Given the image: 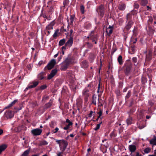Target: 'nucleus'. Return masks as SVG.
Here are the masks:
<instances>
[{
	"mask_svg": "<svg viewBox=\"0 0 156 156\" xmlns=\"http://www.w3.org/2000/svg\"><path fill=\"white\" fill-rule=\"evenodd\" d=\"M74 60L73 58L70 55H69L67 58H66L65 60L62 63L60 68L61 69V70L66 69L69 65L74 62Z\"/></svg>",
	"mask_w": 156,
	"mask_h": 156,
	"instance_id": "f257e3e1",
	"label": "nucleus"
},
{
	"mask_svg": "<svg viewBox=\"0 0 156 156\" xmlns=\"http://www.w3.org/2000/svg\"><path fill=\"white\" fill-rule=\"evenodd\" d=\"M56 140V142L59 145L60 150L62 152H64L68 145L67 142L64 140Z\"/></svg>",
	"mask_w": 156,
	"mask_h": 156,
	"instance_id": "f03ea898",
	"label": "nucleus"
},
{
	"mask_svg": "<svg viewBox=\"0 0 156 156\" xmlns=\"http://www.w3.org/2000/svg\"><path fill=\"white\" fill-rule=\"evenodd\" d=\"M103 101L101 99H100L99 97H97L94 95L92 97V104H94V105H96L97 102H98V106H103V105L102 102Z\"/></svg>",
	"mask_w": 156,
	"mask_h": 156,
	"instance_id": "7ed1b4c3",
	"label": "nucleus"
},
{
	"mask_svg": "<svg viewBox=\"0 0 156 156\" xmlns=\"http://www.w3.org/2000/svg\"><path fill=\"white\" fill-rule=\"evenodd\" d=\"M56 63V61L55 59H52L48 64V65L44 68V70H46L47 69L50 70L52 69Z\"/></svg>",
	"mask_w": 156,
	"mask_h": 156,
	"instance_id": "20e7f679",
	"label": "nucleus"
},
{
	"mask_svg": "<svg viewBox=\"0 0 156 156\" xmlns=\"http://www.w3.org/2000/svg\"><path fill=\"white\" fill-rule=\"evenodd\" d=\"M97 11L101 17H103L104 14V8L103 6L101 5L97 9Z\"/></svg>",
	"mask_w": 156,
	"mask_h": 156,
	"instance_id": "39448f33",
	"label": "nucleus"
},
{
	"mask_svg": "<svg viewBox=\"0 0 156 156\" xmlns=\"http://www.w3.org/2000/svg\"><path fill=\"white\" fill-rule=\"evenodd\" d=\"M39 82L38 81H34L30 83L27 87L26 88V90H27L29 89L32 88L36 87L39 84Z\"/></svg>",
	"mask_w": 156,
	"mask_h": 156,
	"instance_id": "423d86ee",
	"label": "nucleus"
},
{
	"mask_svg": "<svg viewBox=\"0 0 156 156\" xmlns=\"http://www.w3.org/2000/svg\"><path fill=\"white\" fill-rule=\"evenodd\" d=\"M42 131V130L41 129L37 128L32 129L31 131V133L34 136H38L41 134Z\"/></svg>",
	"mask_w": 156,
	"mask_h": 156,
	"instance_id": "0eeeda50",
	"label": "nucleus"
},
{
	"mask_svg": "<svg viewBox=\"0 0 156 156\" xmlns=\"http://www.w3.org/2000/svg\"><path fill=\"white\" fill-rule=\"evenodd\" d=\"M152 50H149L148 53L146 54L145 61H150L152 59Z\"/></svg>",
	"mask_w": 156,
	"mask_h": 156,
	"instance_id": "6e6552de",
	"label": "nucleus"
},
{
	"mask_svg": "<svg viewBox=\"0 0 156 156\" xmlns=\"http://www.w3.org/2000/svg\"><path fill=\"white\" fill-rule=\"evenodd\" d=\"M87 38H90V39L92 40V42H94V41L97 40V36L94 34V32L93 31H92L91 32L89 36L87 37Z\"/></svg>",
	"mask_w": 156,
	"mask_h": 156,
	"instance_id": "1a4fd4ad",
	"label": "nucleus"
},
{
	"mask_svg": "<svg viewBox=\"0 0 156 156\" xmlns=\"http://www.w3.org/2000/svg\"><path fill=\"white\" fill-rule=\"evenodd\" d=\"M14 115V113L13 112L11 111H7L5 113V115L7 118H12Z\"/></svg>",
	"mask_w": 156,
	"mask_h": 156,
	"instance_id": "9d476101",
	"label": "nucleus"
},
{
	"mask_svg": "<svg viewBox=\"0 0 156 156\" xmlns=\"http://www.w3.org/2000/svg\"><path fill=\"white\" fill-rule=\"evenodd\" d=\"M73 43V38L72 36H71L65 44V46L69 47H70L72 46Z\"/></svg>",
	"mask_w": 156,
	"mask_h": 156,
	"instance_id": "9b49d317",
	"label": "nucleus"
},
{
	"mask_svg": "<svg viewBox=\"0 0 156 156\" xmlns=\"http://www.w3.org/2000/svg\"><path fill=\"white\" fill-rule=\"evenodd\" d=\"M57 72V69H53L51 73L48 75V80H50L56 74Z\"/></svg>",
	"mask_w": 156,
	"mask_h": 156,
	"instance_id": "f8f14e48",
	"label": "nucleus"
},
{
	"mask_svg": "<svg viewBox=\"0 0 156 156\" xmlns=\"http://www.w3.org/2000/svg\"><path fill=\"white\" fill-rule=\"evenodd\" d=\"M155 30V29L152 28V27H149V30L147 31V34L150 36H152Z\"/></svg>",
	"mask_w": 156,
	"mask_h": 156,
	"instance_id": "ddd939ff",
	"label": "nucleus"
},
{
	"mask_svg": "<svg viewBox=\"0 0 156 156\" xmlns=\"http://www.w3.org/2000/svg\"><path fill=\"white\" fill-rule=\"evenodd\" d=\"M83 95L84 97L85 101H87L88 97L90 95V94L89 93V91L88 90H85L83 92Z\"/></svg>",
	"mask_w": 156,
	"mask_h": 156,
	"instance_id": "4468645a",
	"label": "nucleus"
},
{
	"mask_svg": "<svg viewBox=\"0 0 156 156\" xmlns=\"http://www.w3.org/2000/svg\"><path fill=\"white\" fill-rule=\"evenodd\" d=\"M113 30V26H110L107 29L106 32L107 33V34L109 36H110L112 33Z\"/></svg>",
	"mask_w": 156,
	"mask_h": 156,
	"instance_id": "2eb2a0df",
	"label": "nucleus"
},
{
	"mask_svg": "<svg viewBox=\"0 0 156 156\" xmlns=\"http://www.w3.org/2000/svg\"><path fill=\"white\" fill-rule=\"evenodd\" d=\"M129 148L131 153L134 152L136 149V146L134 145H129Z\"/></svg>",
	"mask_w": 156,
	"mask_h": 156,
	"instance_id": "dca6fc26",
	"label": "nucleus"
},
{
	"mask_svg": "<svg viewBox=\"0 0 156 156\" xmlns=\"http://www.w3.org/2000/svg\"><path fill=\"white\" fill-rule=\"evenodd\" d=\"M150 144L153 145H156V136H154L153 138L150 141Z\"/></svg>",
	"mask_w": 156,
	"mask_h": 156,
	"instance_id": "f3484780",
	"label": "nucleus"
},
{
	"mask_svg": "<svg viewBox=\"0 0 156 156\" xmlns=\"http://www.w3.org/2000/svg\"><path fill=\"white\" fill-rule=\"evenodd\" d=\"M7 147V145L5 144H3L0 146V154L2 152L4 151Z\"/></svg>",
	"mask_w": 156,
	"mask_h": 156,
	"instance_id": "a211bd4d",
	"label": "nucleus"
},
{
	"mask_svg": "<svg viewBox=\"0 0 156 156\" xmlns=\"http://www.w3.org/2000/svg\"><path fill=\"white\" fill-rule=\"evenodd\" d=\"M54 23L53 22H51L46 27V30H49L53 29V26L54 25Z\"/></svg>",
	"mask_w": 156,
	"mask_h": 156,
	"instance_id": "6ab92c4d",
	"label": "nucleus"
},
{
	"mask_svg": "<svg viewBox=\"0 0 156 156\" xmlns=\"http://www.w3.org/2000/svg\"><path fill=\"white\" fill-rule=\"evenodd\" d=\"M17 101H18L17 100H14L11 104H9L7 106L5 107V109L8 108L10 107H12L14 105H15L16 104V103Z\"/></svg>",
	"mask_w": 156,
	"mask_h": 156,
	"instance_id": "aec40b11",
	"label": "nucleus"
},
{
	"mask_svg": "<svg viewBox=\"0 0 156 156\" xmlns=\"http://www.w3.org/2000/svg\"><path fill=\"white\" fill-rule=\"evenodd\" d=\"M48 144V143L45 140H43L40 141L39 145L41 146L42 145H47Z\"/></svg>",
	"mask_w": 156,
	"mask_h": 156,
	"instance_id": "412c9836",
	"label": "nucleus"
},
{
	"mask_svg": "<svg viewBox=\"0 0 156 156\" xmlns=\"http://www.w3.org/2000/svg\"><path fill=\"white\" fill-rule=\"evenodd\" d=\"M52 105V102L51 101L49 102L48 103L46 104L44 106V108L45 109H47L51 106Z\"/></svg>",
	"mask_w": 156,
	"mask_h": 156,
	"instance_id": "4be33fe9",
	"label": "nucleus"
},
{
	"mask_svg": "<svg viewBox=\"0 0 156 156\" xmlns=\"http://www.w3.org/2000/svg\"><path fill=\"white\" fill-rule=\"evenodd\" d=\"M117 60L120 65H122L123 63L122 57L121 55H120L119 56Z\"/></svg>",
	"mask_w": 156,
	"mask_h": 156,
	"instance_id": "5701e85b",
	"label": "nucleus"
},
{
	"mask_svg": "<svg viewBox=\"0 0 156 156\" xmlns=\"http://www.w3.org/2000/svg\"><path fill=\"white\" fill-rule=\"evenodd\" d=\"M82 67L84 68H87L88 66V64L87 62L85 61H83L82 63Z\"/></svg>",
	"mask_w": 156,
	"mask_h": 156,
	"instance_id": "b1692460",
	"label": "nucleus"
},
{
	"mask_svg": "<svg viewBox=\"0 0 156 156\" xmlns=\"http://www.w3.org/2000/svg\"><path fill=\"white\" fill-rule=\"evenodd\" d=\"M44 72H41L37 76L38 78L39 79V80H42L43 79L44 77Z\"/></svg>",
	"mask_w": 156,
	"mask_h": 156,
	"instance_id": "393cba45",
	"label": "nucleus"
},
{
	"mask_svg": "<svg viewBox=\"0 0 156 156\" xmlns=\"http://www.w3.org/2000/svg\"><path fill=\"white\" fill-rule=\"evenodd\" d=\"M69 0H64L63 1V7L65 8L66 6H67L69 4Z\"/></svg>",
	"mask_w": 156,
	"mask_h": 156,
	"instance_id": "a878e982",
	"label": "nucleus"
},
{
	"mask_svg": "<svg viewBox=\"0 0 156 156\" xmlns=\"http://www.w3.org/2000/svg\"><path fill=\"white\" fill-rule=\"evenodd\" d=\"M154 101L153 100H150L149 101L148 104L149 105L151 106L150 108H149V110H151V107H152L154 105Z\"/></svg>",
	"mask_w": 156,
	"mask_h": 156,
	"instance_id": "bb28decb",
	"label": "nucleus"
},
{
	"mask_svg": "<svg viewBox=\"0 0 156 156\" xmlns=\"http://www.w3.org/2000/svg\"><path fill=\"white\" fill-rule=\"evenodd\" d=\"M133 23L132 21L129 22L128 23H127V30L131 27Z\"/></svg>",
	"mask_w": 156,
	"mask_h": 156,
	"instance_id": "cd10ccee",
	"label": "nucleus"
},
{
	"mask_svg": "<svg viewBox=\"0 0 156 156\" xmlns=\"http://www.w3.org/2000/svg\"><path fill=\"white\" fill-rule=\"evenodd\" d=\"M30 150H27L25 151L21 156H27L30 152Z\"/></svg>",
	"mask_w": 156,
	"mask_h": 156,
	"instance_id": "c85d7f7f",
	"label": "nucleus"
},
{
	"mask_svg": "<svg viewBox=\"0 0 156 156\" xmlns=\"http://www.w3.org/2000/svg\"><path fill=\"white\" fill-rule=\"evenodd\" d=\"M66 40L65 39H63L60 41L59 43V45L62 46L65 43Z\"/></svg>",
	"mask_w": 156,
	"mask_h": 156,
	"instance_id": "c756f323",
	"label": "nucleus"
},
{
	"mask_svg": "<svg viewBox=\"0 0 156 156\" xmlns=\"http://www.w3.org/2000/svg\"><path fill=\"white\" fill-rule=\"evenodd\" d=\"M152 55L154 58L156 56V46L154 47L153 49L152 50Z\"/></svg>",
	"mask_w": 156,
	"mask_h": 156,
	"instance_id": "7c9ffc66",
	"label": "nucleus"
},
{
	"mask_svg": "<svg viewBox=\"0 0 156 156\" xmlns=\"http://www.w3.org/2000/svg\"><path fill=\"white\" fill-rule=\"evenodd\" d=\"M147 3V0H141V4L142 6L145 5Z\"/></svg>",
	"mask_w": 156,
	"mask_h": 156,
	"instance_id": "2f4dec72",
	"label": "nucleus"
},
{
	"mask_svg": "<svg viewBox=\"0 0 156 156\" xmlns=\"http://www.w3.org/2000/svg\"><path fill=\"white\" fill-rule=\"evenodd\" d=\"M151 151V149L147 147L144 150V152L145 153L147 154L149 153Z\"/></svg>",
	"mask_w": 156,
	"mask_h": 156,
	"instance_id": "473e14b6",
	"label": "nucleus"
},
{
	"mask_svg": "<svg viewBox=\"0 0 156 156\" xmlns=\"http://www.w3.org/2000/svg\"><path fill=\"white\" fill-rule=\"evenodd\" d=\"M136 42V38H131L130 40V44H135Z\"/></svg>",
	"mask_w": 156,
	"mask_h": 156,
	"instance_id": "72a5a7b5",
	"label": "nucleus"
},
{
	"mask_svg": "<svg viewBox=\"0 0 156 156\" xmlns=\"http://www.w3.org/2000/svg\"><path fill=\"white\" fill-rule=\"evenodd\" d=\"M126 8V5L124 4H122L119 7V9L120 10H124Z\"/></svg>",
	"mask_w": 156,
	"mask_h": 156,
	"instance_id": "f704fd0d",
	"label": "nucleus"
},
{
	"mask_svg": "<svg viewBox=\"0 0 156 156\" xmlns=\"http://www.w3.org/2000/svg\"><path fill=\"white\" fill-rule=\"evenodd\" d=\"M134 46H133V47H131V48H129V53H130V50L132 51L133 53H131V54H133V53H134L135 51V49L134 48Z\"/></svg>",
	"mask_w": 156,
	"mask_h": 156,
	"instance_id": "c9c22d12",
	"label": "nucleus"
},
{
	"mask_svg": "<svg viewBox=\"0 0 156 156\" xmlns=\"http://www.w3.org/2000/svg\"><path fill=\"white\" fill-rule=\"evenodd\" d=\"M80 9L81 12L82 14H84V7L83 5H81L80 7Z\"/></svg>",
	"mask_w": 156,
	"mask_h": 156,
	"instance_id": "e433bc0d",
	"label": "nucleus"
},
{
	"mask_svg": "<svg viewBox=\"0 0 156 156\" xmlns=\"http://www.w3.org/2000/svg\"><path fill=\"white\" fill-rule=\"evenodd\" d=\"M133 35L134 36H136L137 34V29L135 27H134V28L133 31Z\"/></svg>",
	"mask_w": 156,
	"mask_h": 156,
	"instance_id": "4c0bfd02",
	"label": "nucleus"
},
{
	"mask_svg": "<svg viewBox=\"0 0 156 156\" xmlns=\"http://www.w3.org/2000/svg\"><path fill=\"white\" fill-rule=\"evenodd\" d=\"M132 118L131 117H130L127 119V125L131 124L132 123Z\"/></svg>",
	"mask_w": 156,
	"mask_h": 156,
	"instance_id": "58836bf2",
	"label": "nucleus"
},
{
	"mask_svg": "<svg viewBox=\"0 0 156 156\" xmlns=\"http://www.w3.org/2000/svg\"><path fill=\"white\" fill-rule=\"evenodd\" d=\"M58 31H59L58 29H57L56 30L55 32V33H54V34H53V37L55 38L57 36V34L58 33Z\"/></svg>",
	"mask_w": 156,
	"mask_h": 156,
	"instance_id": "ea45409f",
	"label": "nucleus"
},
{
	"mask_svg": "<svg viewBox=\"0 0 156 156\" xmlns=\"http://www.w3.org/2000/svg\"><path fill=\"white\" fill-rule=\"evenodd\" d=\"M102 123V122H101L100 123L98 124L96 126V127L94 128V130H97L99 129L100 128V125Z\"/></svg>",
	"mask_w": 156,
	"mask_h": 156,
	"instance_id": "a19ab883",
	"label": "nucleus"
},
{
	"mask_svg": "<svg viewBox=\"0 0 156 156\" xmlns=\"http://www.w3.org/2000/svg\"><path fill=\"white\" fill-rule=\"evenodd\" d=\"M148 18H149V19L148 20V23H151L153 21L152 17L151 16H148Z\"/></svg>",
	"mask_w": 156,
	"mask_h": 156,
	"instance_id": "79ce46f5",
	"label": "nucleus"
},
{
	"mask_svg": "<svg viewBox=\"0 0 156 156\" xmlns=\"http://www.w3.org/2000/svg\"><path fill=\"white\" fill-rule=\"evenodd\" d=\"M66 122L67 123H68L69 124H68V125L70 126H72L73 124L72 122L70 121V120L67 119L66 120Z\"/></svg>",
	"mask_w": 156,
	"mask_h": 156,
	"instance_id": "37998d69",
	"label": "nucleus"
},
{
	"mask_svg": "<svg viewBox=\"0 0 156 156\" xmlns=\"http://www.w3.org/2000/svg\"><path fill=\"white\" fill-rule=\"evenodd\" d=\"M137 13V11L136 10H133L131 11V14L133 15H135Z\"/></svg>",
	"mask_w": 156,
	"mask_h": 156,
	"instance_id": "c03bdc74",
	"label": "nucleus"
},
{
	"mask_svg": "<svg viewBox=\"0 0 156 156\" xmlns=\"http://www.w3.org/2000/svg\"><path fill=\"white\" fill-rule=\"evenodd\" d=\"M134 9H137L139 7V5L138 3H135L134 5Z\"/></svg>",
	"mask_w": 156,
	"mask_h": 156,
	"instance_id": "a18cd8bd",
	"label": "nucleus"
},
{
	"mask_svg": "<svg viewBox=\"0 0 156 156\" xmlns=\"http://www.w3.org/2000/svg\"><path fill=\"white\" fill-rule=\"evenodd\" d=\"M122 70L126 74L127 73V67L126 66L125 64V66L122 68Z\"/></svg>",
	"mask_w": 156,
	"mask_h": 156,
	"instance_id": "49530a36",
	"label": "nucleus"
},
{
	"mask_svg": "<svg viewBox=\"0 0 156 156\" xmlns=\"http://www.w3.org/2000/svg\"><path fill=\"white\" fill-rule=\"evenodd\" d=\"M47 86L45 85H44L41 86L40 87V89L41 90H44L47 87Z\"/></svg>",
	"mask_w": 156,
	"mask_h": 156,
	"instance_id": "de8ad7c7",
	"label": "nucleus"
},
{
	"mask_svg": "<svg viewBox=\"0 0 156 156\" xmlns=\"http://www.w3.org/2000/svg\"><path fill=\"white\" fill-rule=\"evenodd\" d=\"M102 113V110L100 109L99 111L98 112V114L99 115L98 116L101 117Z\"/></svg>",
	"mask_w": 156,
	"mask_h": 156,
	"instance_id": "09e8293b",
	"label": "nucleus"
},
{
	"mask_svg": "<svg viewBox=\"0 0 156 156\" xmlns=\"http://www.w3.org/2000/svg\"><path fill=\"white\" fill-rule=\"evenodd\" d=\"M132 61L134 63H136L137 62V58L136 57H134L132 58Z\"/></svg>",
	"mask_w": 156,
	"mask_h": 156,
	"instance_id": "8fccbe9b",
	"label": "nucleus"
},
{
	"mask_svg": "<svg viewBox=\"0 0 156 156\" xmlns=\"http://www.w3.org/2000/svg\"><path fill=\"white\" fill-rule=\"evenodd\" d=\"M53 7L52 6H51L49 8V10L48 11V12H51L53 10Z\"/></svg>",
	"mask_w": 156,
	"mask_h": 156,
	"instance_id": "3c124183",
	"label": "nucleus"
},
{
	"mask_svg": "<svg viewBox=\"0 0 156 156\" xmlns=\"http://www.w3.org/2000/svg\"><path fill=\"white\" fill-rule=\"evenodd\" d=\"M131 66H130L129 67H128L127 66V74L129 73L131 70Z\"/></svg>",
	"mask_w": 156,
	"mask_h": 156,
	"instance_id": "603ef678",
	"label": "nucleus"
},
{
	"mask_svg": "<svg viewBox=\"0 0 156 156\" xmlns=\"http://www.w3.org/2000/svg\"><path fill=\"white\" fill-rule=\"evenodd\" d=\"M149 62L150 61H146L145 62L144 64V66H147V65H149L150 64Z\"/></svg>",
	"mask_w": 156,
	"mask_h": 156,
	"instance_id": "864d4df0",
	"label": "nucleus"
},
{
	"mask_svg": "<svg viewBox=\"0 0 156 156\" xmlns=\"http://www.w3.org/2000/svg\"><path fill=\"white\" fill-rule=\"evenodd\" d=\"M64 152H59L57 153V156H62V154Z\"/></svg>",
	"mask_w": 156,
	"mask_h": 156,
	"instance_id": "5fc2aeb1",
	"label": "nucleus"
},
{
	"mask_svg": "<svg viewBox=\"0 0 156 156\" xmlns=\"http://www.w3.org/2000/svg\"><path fill=\"white\" fill-rule=\"evenodd\" d=\"M51 127L54 128V122H51L50 124Z\"/></svg>",
	"mask_w": 156,
	"mask_h": 156,
	"instance_id": "6e6d98bb",
	"label": "nucleus"
},
{
	"mask_svg": "<svg viewBox=\"0 0 156 156\" xmlns=\"http://www.w3.org/2000/svg\"><path fill=\"white\" fill-rule=\"evenodd\" d=\"M49 98V97L48 96H44L43 98L42 101L43 100H47Z\"/></svg>",
	"mask_w": 156,
	"mask_h": 156,
	"instance_id": "4d7b16f0",
	"label": "nucleus"
},
{
	"mask_svg": "<svg viewBox=\"0 0 156 156\" xmlns=\"http://www.w3.org/2000/svg\"><path fill=\"white\" fill-rule=\"evenodd\" d=\"M70 126L68 125H66V126L64 128H63V129H64V130H67L69 128V126Z\"/></svg>",
	"mask_w": 156,
	"mask_h": 156,
	"instance_id": "13d9d810",
	"label": "nucleus"
},
{
	"mask_svg": "<svg viewBox=\"0 0 156 156\" xmlns=\"http://www.w3.org/2000/svg\"><path fill=\"white\" fill-rule=\"evenodd\" d=\"M131 95V92L129 90L127 93V98H129Z\"/></svg>",
	"mask_w": 156,
	"mask_h": 156,
	"instance_id": "bf43d9fd",
	"label": "nucleus"
},
{
	"mask_svg": "<svg viewBox=\"0 0 156 156\" xmlns=\"http://www.w3.org/2000/svg\"><path fill=\"white\" fill-rule=\"evenodd\" d=\"M70 20L71 22V23H73V18L72 16H71L70 18Z\"/></svg>",
	"mask_w": 156,
	"mask_h": 156,
	"instance_id": "052dcab7",
	"label": "nucleus"
},
{
	"mask_svg": "<svg viewBox=\"0 0 156 156\" xmlns=\"http://www.w3.org/2000/svg\"><path fill=\"white\" fill-rule=\"evenodd\" d=\"M43 63H44V62H43V61H40L39 63H38V65H39V66H41V65L42 64H43Z\"/></svg>",
	"mask_w": 156,
	"mask_h": 156,
	"instance_id": "680f3d73",
	"label": "nucleus"
},
{
	"mask_svg": "<svg viewBox=\"0 0 156 156\" xmlns=\"http://www.w3.org/2000/svg\"><path fill=\"white\" fill-rule=\"evenodd\" d=\"M55 132H53V133H56L58 131V128L56 127L55 129Z\"/></svg>",
	"mask_w": 156,
	"mask_h": 156,
	"instance_id": "e2e57ef3",
	"label": "nucleus"
},
{
	"mask_svg": "<svg viewBox=\"0 0 156 156\" xmlns=\"http://www.w3.org/2000/svg\"><path fill=\"white\" fill-rule=\"evenodd\" d=\"M100 88V83H99L98 85V90L97 91L98 93L99 92Z\"/></svg>",
	"mask_w": 156,
	"mask_h": 156,
	"instance_id": "0e129e2a",
	"label": "nucleus"
},
{
	"mask_svg": "<svg viewBox=\"0 0 156 156\" xmlns=\"http://www.w3.org/2000/svg\"><path fill=\"white\" fill-rule=\"evenodd\" d=\"M143 80V81H142V82H143V83H145L146 82V79L145 78H144L143 79H142Z\"/></svg>",
	"mask_w": 156,
	"mask_h": 156,
	"instance_id": "69168bd1",
	"label": "nucleus"
},
{
	"mask_svg": "<svg viewBox=\"0 0 156 156\" xmlns=\"http://www.w3.org/2000/svg\"><path fill=\"white\" fill-rule=\"evenodd\" d=\"M136 156H141V154H140L139 152H137L136 153Z\"/></svg>",
	"mask_w": 156,
	"mask_h": 156,
	"instance_id": "338daca9",
	"label": "nucleus"
},
{
	"mask_svg": "<svg viewBox=\"0 0 156 156\" xmlns=\"http://www.w3.org/2000/svg\"><path fill=\"white\" fill-rule=\"evenodd\" d=\"M110 136H111V137H112V136H115V135L113 133H112L111 134H110Z\"/></svg>",
	"mask_w": 156,
	"mask_h": 156,
	"instance_id": "774afa93",
	"label": "nucleus"
}]
</instances>
